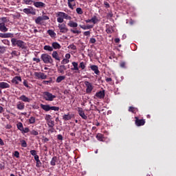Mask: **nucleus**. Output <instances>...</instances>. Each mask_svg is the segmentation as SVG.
<instances>
[{
	"instance_id": "1",
	"label": "nucleus",
	"mask_w": 176,
	"mask_h": 176,
	"mask_svg": "<svg viewBox=\"0 0 176 176\" xmlns=\"http://www.w3.org/2000/svg\"><path fill=\"white\" fill-rule=\"evenodd\" d=\"M11 43L12 46H17L19 47V49H21L22 50L24 49H27V45L24 41L21 40H17L16 38H12Z\"/></svg>"
},
{
	"instance_id": "2",
	"label": "nucleus",
	"mask_w": 176,
	"mask_h": 176,
	"mask_svg": "<svg viewBox=\"0 0 176 176\" xmlns=\"http://www.w3.org/2000/svg\"><path fill=\"white\" fill-rule=\"evenodd\" d=\"M49 16H46V15H42L40 16H38L36 19H35V23L36 24H38L40 25H45V22L46 21V20H49Z\"/></svg>"
},
{
	"instance_id": "3",
	"label": "nucleus",
	"mask_w": 176,
	"mask_h": 176,
	"mask_svg": "<svg viewBox=\"0 0 176 176\" xmlns=\"http://www.w3.org/2000/svg\"><path fill=\"white\" fill-rule=\"evenodd\" d=\"M41 59L45 64H53V58H52V56L47 54H43L41 55Z\"/></svg>"
},
{
	"instance_id": "4",
	"label": "nucleus",
	"mask_w": 176,
	"mask_h": 176,
	"mask_svg": "<svg viewBox=\"0 0 176 176\" xmlns=\"http://www.w3.org/2000/svg\"><path fill=\"white\" fill-rule=\"evenodd\" d=\"M43 98L45 101H53L56 98V95H53L50 92L45 91L43 94Z\"/></svg>"
},
{
	"instance_id": "5",
	"label": "nucleus",
	"mask_w": 176,
	"mask_h": 176,
	"mask_svg": "<svg viewBox=\"0 0 176 176\" xmlns=\"http://www.w3.org/2000/svg\"><path fill=\"white\" fill-rule=\"evenodd\" d=\"M85 85L87 87V89H86L87 94H90V93H91V91H93V89H94V87L93 86V84H91L89 81H85Z\"/></svg>"
},
{
	"instance_id": "6",
	"label": "nucleus",
	"mask_w": 176,
	"mask_h": 176,
	"mask_svg": "<svg viewBox=\"0 0 176 176\" xmlns=\"http://www.w3.org/2000/svg\"><path fill=\"white\" fill-rule=\"evenodd\" d=\"M58 28H59L60 32L62 34H67V32H68V28H67V25L65 23H59L58 25Z\"/></svg>"
},
{
	"instance_id": "7",
	"label": "nucleus",
	"mask_w": 176,
	"mask_h": 176,
	"mask_svg": "<svg viewBox=\"0 0 176 176\" xmlns=\"http://www.w3.org/2000/svg\"><path fill=\"white\" fill-rule=\"evenodd\" d=\"M34 76L37 78V79H47V75L42 72H34Z\"/></svg>"
},
{
	"instance_id": "8",
	"label": "nucleus",
	"mask_w": 176,
	"mask_h": 176,
	"mask_svg": "<svg viewBox=\"0 0 176 176\" xmlns=\"http://www.w3.org/2000/svg\"><path fill=\"white\" fill-rule=\"evenodd\" d=\"M2 20L3 22L0 23V31H1V32H8V28L5 25L6 18H3Z\"/></svg>"
},
{
	"instance_id": "9",
	"label": "nucleus",
	"mask_w": 176,
	"mask_h": 176,
	"mask_svg": "<svg viewBox=\"0 0 176 176\" xmlns=\"http://www.w3.org/2000/svg\"><path fill=\"white\" fill-rule=\"evenodd\" d=\"M135 124L138 126V127L144 126V124H145V120H140L138 117H135Z\"/></svg>"
},
{
	"instance_id": "10",
	"label": "nucleus",
	"mask_w": 176,
	"mask_h": 176,
	"mask_svg": "<svg viewBox=\"0 0 176 176\" xmlns=\"http://www.w3.org/2000/svg\"><path fill=\"white\" fill-rule=\"evenodd\" d=\"M57 17H63V19H65V20H71V19H72L67 14H66L65 12H58L57 13Z\"/></svg>"
},
{
	"instance_id": "11",
	"label": "nucleus",
	"mask_w": 176,
	"mask_h": 176,
	"mask_svg": "<svg viewBox=\"0 0 176 176\" xmlns=\"http://www.w3.org/2000/svg\"><path fill=\"white\" fill-rule=\"evenodd\" d=\"M78 115L82 118V119L87 120V116H86V114H85V111H83V109L78 107Z\"/></svg>"
},
{
	"instance_id": "12",
	"label": "nucleus",
	"mask_w": 176,
	"mask_h": 176,
	"mask_svg": "<svg viewBox=\"0 0 176 176\" xmlns=\"http://www.w3.org/2000/svg\"><path fill=\"white\" fill-rule=\"evenodd\" d=\"M18 100L23 101V102H31V98H29L25 95L21 96Z\"/></svg>"
},
{
	"instance_id": "13",
	"label": "nucleus",
	"mask_w": 176,
	"mask_h": 176,
	"mask_svg": "<svg viewBox=\"0 0 176 176\" xmlns=\"http://www.w3.org/2000/svg\"><path fill=\"white\" fill-rule=\"evenodd\" d=\"M34 6H35V8H45V6H46V4H45V3L42 2V1H34Z\"/></svg>"
},
{
	"instance_id": "14",
	"label": "nucleus",
	"mask_w": 176,
	"mask_h": 176,
	"mask_svg": "<svg viewBox=\"0 0 176 176\" xmlns=\"http://www.w3.org/2000/svg\"><path fill=\"white\" fill-rule=\"evenodd\" d=\"M23 13H25L26 14H36L35 11H34L31 8H24L23 10Z\"/></svg>"
},
{
	"instance_id": "15",
	"label": "nucleus",
	"mask_w": 176,
	"mask_h": 176,
	"mask_svg": "<svg viewBox=\"0 0 176 176\" xmlns=\"http://www.w3.org/2000/svg\"><path fill=\"white\" fill-rule=\"evenodd\" d=\"M96 97H97L98 98H104V97H105V91H100L99 92H97L96 94Z\"/></svg>"
},
{
	"instance_id": "16",
	"label": "nucleus",
	"mask_w": 176,
	"mask_h": 176,
	"mask_svg": "<svg viewBox=\"0 0 176 176\" xmlns=\"http://www.w3.org/2000/svg\"><path fill=\"white\" fill-rule=\"evenodd\" d=\"M91 69L94 71L96 75H98L100 74V70H98V66L93 65L90 67Z\"/></svg>"
},
{
	"instance_id": "17",
	"label": "nucleus",
	"mask_w": 176,
	"mask_h": 176,
	"mask_svg": "<svg viewBox=\"0 0 176 176\" xmlns=\"http://www.w3.org/2000/svg\"><path fill=\"white\" fill-rule=\"evenodd\" d=\"M16 108L19 111H23V109H24V108H25V105L22 102H18L17 104H16Z\"/></svg>"
},
{
	"instance_id": "18",
	"label": "nucleus",
	"mask_w": 176,
	"mask_h": 176,
	"mask_svg": "<svg viewBox=\"0 0 176 176\" xmlns=\"http://www.w3.org/2000/svg\"><path fill=\"white\" fill-rule=\"evenodd\" d=\"M9 87H10L9 83L5 82H0V89H9Z\"/></svg>"
},
{
	"instance_id": "19",
	"label": "nucleus",
	"mask_w": 176,
	"mask_h": 176,
	"mask_svg": "<svg viewBox=\"0 0 176 176\" xmlns=\"http://www.w3.org/2000/svg\"><path fill=\"white\" fill-rule=\"evenodd\" d=\"M67 5L70 9L74 10V6L76 4L75 3V0H67Z\"/></svg>"
},
{
	"instance_id": "20",
	"label": "nucleus",
	"mask_w": 176,
	"mask_h": 176,
	"mask_svg": "<svg viewBox=\"0 0 176 176\" xmlns=\"http://www.w3.org/2000/svg\"><path fill=\"white\" fill-rule=\"evenodd\" d=\"M19 82H21V77H20V76H15L12 80V82L14 83V85H19Z\"/></svg>"
},
{
	"instance_id": "21",
	"label": "nucleus",
	"mask_w": 176,
	"mask_h": 176,
	"mask_svg": "<svg viewBox=\"0 0 176 176\" xmlns=\"http://www.w3.org/2000/svg\"><path fill=\"white\" fill-rule=\"evenodd\" d=\"M67 25H69V27H71L72 28H76V27H78V23L76 22H74V21H70L67 23Z\"/></svg>"
},
{
	"instance_id": "22",
	"label": "nucleus",
	"mask_w": 176,
	"mask_h": 176,
	"mask_svg": "<svg viewBox=\"0 0 176 176\" xmlns=\"http://www.w3.org/2000/svg\"><path fill=\"white\" fill-rule=\"evenodd\" d=\"M53 58L57 60V61H60V56H58V53L57 51H54L52 54Z\"/></svg>"
},
{
	"instance_id": "23",
	"label": "nucleus",
	"mask_w": 176,
	"mask_h": 176,
	"mask_svg": "<svg viewBox=\"0 0 176 176\" xmlns=\"http://www.w3.org/2000/svg\"><path fill=\"white\" fill-rule=\"evenodd\" d=\"M67 67H65V65H60L58 69V72H59V74H64V71H65Z\"/></svg>"
},
{
	"instance_id": "24",
	"label": "nucleus",
	"mask_w": 176,
	"mask_h": 176,
	"mask_svg": "<svg viewBox=\"0 0 176 176\" xmlns=\"http://www.w3.org/2000/svg\"><path fill=\"white\" fill-rule=\"evenodd\" d=\"M41 107L42 108V109H43L44 111H46V112L50 111V105L49 104H41Z\"/></svg>"
},
{
	"instance_id": "25",
	"label": "nucleus",
	"mask_w": 176,
	"mask_h": 176,
	"mask_svg": "<svg viewBox=\"0 0 176 176\" xmlns=\"http://www.w3.org/2000/svg\"><path fill=\"white\" fill-rule=\"evenodd\" d=\"M52 46L55 50L61 49V45L57 42L52 43Z\"/></svg>"
},
{
	"instance_id": "26",
	"label": "nucleus",
	"mask_w": 176,
	"mask_h": 176,
	"mask_svg": "<svg viewBox=\"0 0 176 176\" xmlns=\"http://www.w3.org/2000/svg\"><path fill=\"white\" fill-rule=\"evenodd\" d=\"M107 28H106V32L107 34H112V32H113V28H112V26H109L108 25H107Z\"/></svg>"
},
{
	"instance_id": "27",
	"label": "nucleus",
	"mask_w": 176,
	"mask_h": 176,
	"mask_svg": "<svg viewBox=\"0 0 176 176\" xmlns=\"http://www.w3.org/2000/svg\"><path fill=\"white\" fill-rule=\"evenodd\" d=\"M65 79V76H59L57 77L56 78V83H61V82H63V80H64Z\"/></svg>"
},
{
	"instance_id": "28",
	"label": "nucleus",
	"mask_w": 176,
	"mask_h": 176,
	"mask_svg": "<svg viewBox=\"0 0 176 176\" xmlns=\"http://www.w3.org/2000/svg\"><path fill=\"white\" fill-rule=\"evenodd\" d=\"M129 111L132 112V113H137V112H138V109L137 107H129Z\"/></svg>"
},
{
	"instance_id": "29",
	"label": "nucleus",
	"mask_w": 176,
	"mask_h": 176,
	"mask_svg": "<svg viewBox=\"0 0 176 176\" xmlns=\"http://www.w3.org/2000/svg\"><path fill=\"white\" fill-rule=\"evenodd\" d=\"M72 64L74 67L73 68H72V71H79V67H78V63L72 62Z\"/></svg>"
},
{
	"instance_id": "30",
	"label": "nucleus",
	"mask_w": 176,
	"mask_h": 176,
	"mask_svg": "<svg viewBox=\"0 0 176 176\" xmlns=\"http://www.w3.org/2000/svg\"><path fill=\"white\" fill-rule=\"evenodd\" d=\"M47 34L51 36V38H56V32L52 30H47Z\"/></svg>"
},
{
	"instance_id": "31",
	"label": "nucleus",
	"mask_w": 176,
	"mask_h": 176,
	"mask_svg": "<svg viewBox=\"0 0 176 176\" xmlns=\"http://www.w3.org/2000/svg\"><path fill=\"white\" fill-rule=\"evenodd\" d=\"M96 138H97L98 141L102 142V141H104V135H102L101 133H98L96 135Z\"/></svg>"
},
{
	"instance_id": "32",
	"label": "nucleus",
	"mask_w": 176,
	"mask_h": 176,
	"mask_svg": "<svg viewBox=\"0 0 176 176\" xmlns=\"http://www.w3.org/2000/svg\"><path fill=\"white\" fill-rule=\"evenodd\" d=\"M80 27L82 30H90V28H93V25H80Z\"/></svg>"
},
{
	"instance_id": "33",
	"label": "nucleus",
	"mask_w": 176,
	"mask_h": 176,
	"mask_svg": "<svg viewBox=\"0 0 176 176\" xmlns=\"http://www.w3.org/2000/svg\"><path fill=\"white\" fill-rule=\"evenodd\" d=\"M44 50H46L47 52H53V47L50 45H45Z\"/></svg>"
},
{
	"instance_id": "34",
	"label": "nucleus",
	"mask_w": 176,
	"mask_h": 176,
	"mask_svg": "<svg viewBox=\"0 0 176 176\" xmlns=\"http://www.w3.org/2000/svg\"><path fill=\"white\" fill-rule=\"evenodd\" d=\"M91 23H93V24H97V23H98V18H97V16H94L91 19Z\"/></svg>"
},
{
	"instance_id": "35",
	"label": "nucleus",
	"mask_w": 176,
	"mask_h": 176,
	"mask_svg": "<svg viewBox=\"0 0 176 176\" xmlns=\"http://www.w3.org/2000/svg\"><path fill=\"white\" fill-rule=\"evenodd\" d=\"M63 120H71L72 117L69 114H65L63 116Z\"/></svg>"
},
{
	"instance_id": "36",
	"label": "nucleus",
	"mask_w": 176,
	"mask_h": 176,
	"mask_svg": "<svg viewBox=\"0 0 176 176\" xmlns=\"http://www.w3.org/2000/svg\"><path fill=\"white\" fill-rule=\"evenodd\" d=\"M67 49H71L74 51V53H76V45L71 44L67 47Z\"/></svg>"
},
{
	"instance_id": "37",
	"label": "nucleus",
	"mask_w": 176,
	"mask_h": 176,
	"mask_svg": "<svg viewBox=\"0 0 176 176\" xmlns=\"http://www.w3.org/2000/svg\"><path fill=\"white\" fill-rule=\"evenodd\" d=\"M10 36V33H0V38H9Z\"/></svg>"
},
{
	"instance_id": "38",
	"label": "nucleus",
	"mask_w": 176,
	"mask_h": 176,
	"mask_svg": "<svg viewBox=\"0 0 176 176\" xmlns=\"http://www.w3.org/2000/svg\"><path fill=\"white\" fill-rule=\"evenodd\" d=\"M57 162V157H53L51 162H50V164L51 166H54L56 164Z\"/></svg>"
},
{
	"instance_id": "39",
	"label": "nucleus",
	"mask_w": 176,
	"mask_h": 176,
	"mask_svg": "<svg viewBox=\"0 0 176 176\" xmlns=\"http://www.w3.org/2000/svg\"><path fill=\"white\" fill-rule=\"evenodd\" d=\"M47 124L49 127H51L52 129H53L54 126V121L51 120L50 121H47Z\"/></svg>"
},
{
	"instance_id": "40",
	"label": "nucleus",
	"mask_w": 176,
	"mask_h": 176,
	"mask_svg": "<svg viewBox=\"0 0 176 176\" xmlns=\"http://www.w3.org/2000/svg\"><path fill=\"white\" fill-rule=\"evenodd\" d=\"M17 129L19 130H20V131H23V129H24V126H23V123L21 122H19L17 124Z\"/></svg>"
},
{
	"instance_id": "41",
	"label": "nucleus",
	"mask_w": 176,
	"mask_h": 176,
	"mask_svg": "<svg viewBox=\"0 0 176 176\" xmlns=\"http://www.w3.org/2000/svg\"><path fill=\"white\" fill-rule=\"evenodd\" d=\"M34 2L32 0H23V3H25V5H32Z\"/></svg>"
},
{
	"instance_id": "42",
	"label": "nucleus",
	"mask_w": 176,
	"mask_h": 176,
	"mask_svg": "<svg viewBox=\"0 0 176 176\" xmlns=\"http://www.w3.org/2000/svg\"><path fill=\"white\" fill-rule=\"evenodd\" d=\"M76 12L78 14H83V10H82V8H77Z\"/></svg>"
},
{
	"instance_id": "43",
	"label": "nucleus",
	"mask_w": 176,
	"mask_h": 176,
	"mask_svg": "<svg viewBox=\"0 0 176 176\" xmlns=\"http://www.w3.org/2000/svg\"><path fill=\"white\" fill-rule=\"evenodd\" d=\"M21 144V146H23V148H27V142H25V140H21L20 141Z\"/></svg>"
},
{
	"instance_id": "44",
	"label": "nucleus",
	"mask_w": 176,
	"mask_h": 176,
	"mask_svg": "<svg viewBox=\"0 0 176 176\" xmlns=\"http://www.w3.org/2000/svg\"><path fill=\"white\" fill-rule=\"evenodd\" d=\"M50 110H51V111H55L56 112H58V111H60V107H50Z\"/></svg>"
},
{
	"instance_id": "45",
	"label": "nucleus",
	"mask_w": 176,
	"mask_h": 176,
	"mask_svg": "<svg viewBox=\"0 0 176 176\" xmlns=\"http://www.w3.org/2000/svg\"><path fill=\"white\" fill-rule=\"evenodd\" d=\"M58 23H63L64 22V16H58L57 18Z\"/></svg>"
},
{
	"instance_id": "46",
	"label": "nucleus",
	"mask_w": 176,
	"mask_h": 176,
	"mask_svg": "<svg viewBox=\"0 0 176 176\" xmlns=\"http://www.w3.org/2000/svg\"><path fill=\"white\" fill-rule=\"evenodd\" d=\"M45 119L46 122H47L52 120V116L46 115Z\"/></svg>"
},
{
	"instance_id": "47",
	"label": "nucleus",
	"mask_w": 176,
	"mask_h": 176,
	"mask_svg": "<svg viewBox=\"0 0 176 176\" xmlns=\"http://www.w3.org/2000/svg\"><path fill=\"white\" fill-rule=\"evenodd\" d=\"M79 68H81L82 69H85L86 68V65L84 62H81L80 63Z\"/></svg>"
},
{
	"instance_id": "48",
	"label": "nucleus",
	"mask_w": 176,
	"mask_h": 176,
	"mask_svg": "<svg viewBox=\"0 0 176 176\" xmlns=\"http://www.w3.org/2000/svg\"><path fill=\"white\" fill-rule=\"evenodd\" d=\"M29 122H30L31 124H33V123H35V118H34V117H31V118L29 119Z\"/></svg>"
},
{
	"instance_id": "49",
	"label": "nucleus",
	"mask_w": 176,
	"mask_h": 176,
	"mask_svg": "<svg viewBox=\"0 0 176 176\" xmlns=\"http://www.w3.org/2000/svg\"><path fill=\"white\" fill-rule=\"evenodd\" d=\"M30 134H32V135H38L39 133L35 130H32L30 131Z\"/></svg>"
},
{
	"instance_id": "50",
	"label": "nucleus",
	"mask_w": 176,
	"mask_h": 176,
	"mask_svg": "<svg viewBox=\"0 0 176 176\" xmlns=\"http://www.w3.org/2000/svg\"><path fill=\"white\" fill-rule=\"evenodd\" d=\"M36 167L38 168L42 167V162H41V160L36 161Z\"/></svg>"
},
{
	"instance_id": "51",
	"label": "nucleus",
	"mask_w": 176,
	"mask_h": 176,
	"mask_svg": "<svg viewBox=\"0 0 176 176\" xmlns=\"http://www.w3.org/2000/svg\"><path fill=\"white\" fill-rule=\"evenodd\" d=\"M71 32H72L73 34H80V31L77 30H70Z\"/></svg>"
},
{
	"instance_id": "52",
	"label": "nucleus",
	"mask_w": 176,
	"mask_h": 176,
	"mask_svg": "<svg viewBox=\"0 0 176 176\" xmlns=\"http://www.w3.org/2000/svg\"><path fill=\"white\" fill-rule=\"evenodd\" d=\"M113 14L112 13V12H109L107 14V19H111V17H113Z\"/></svg>"
},
{
	"instance_id": "53",
	"label": "nucleus",
	"mask_w": 176,
	"mask_h": 176,
	"mask_svg": "<svg viewBox=\"0 0 176 176\" xmlns=\"http://www.w3.org/2000/svg\"><path fill=\"white\" fill-rule=\"evenodd\" d=\"M68 63H69V60L67 59V58H64L61 64H68Z\"/></svg>"
},
{
	"instance_id": "54",
	"label": "nucleus",
	"mask_w": 176,
	"mask_h": 176,
	"mask_svg": "<svg viewBox=\"0 0 176 176\" xmlns=\"http://www.w3.org/2000/svg\"><path fill=\"white\" fill-rule=\"evenodd\" d=\"M6 50L5 47L0 46V53H5Z\"/></svg>"
},
{
	"instance_id": "55",
	"label": "nucleus",
	"mask_w": 176,
	"mask_h": 176,
	"mask_svg": "<svg viewBox=\"0 0 176 176\" xmlns=\"http://www.w3.org/2000/svg\"><path fill=\"white\" fill-rule=\"evenodd\" d=\"M11 55L12 57H14V56H19V54H17V51H16V50L12 51L11 52Z\"/></svg>"
},
{
	"instance_id": "56",
	"label": "nucleus",
	"mask_w": 176,
	"mask_h": 176,
	"mask_svg": "<svg viewBox=\"0 0 176 176\" xmlns=\"http://www.w3.org/2000/svg\"><path fill=\"white\" fill-rule=\"evenodd\" d=\"M30 155H32V156H36V151L35 150L30 151Z\"/></svg>"
},
{
	"instance_id": "57",
	"label": "nucleus",
	"mask_w": 176,
	"mask_h": 176,
	"mask_svg": "<svg viewBox=\"0 0 176 176\" xmlns=\"http://www.w3.org/2000/svg\"><path fill=\"white\" fill-rule=\"evenodd\" d=\"M14 156L17 158L20 157V153H19V151H14Z\"/></svg>"
},
{
	"instance_id": "58",
	"label": "nucleus",
	"mask_w": 176,
	"mask_h": 176,
	"mask_svg": "<svg viewBox=\"0 0 176 176\" xmlns=\"http://www.w3.org/2000/svg\"><path fill=\"white\" fill-rule=\"evenodd\" d=\"M43 85H49V83H52V80H43Z\"/></svg>"
},
{
	"instance_id": "59",
	"label": "nucleus",
	"mask_w": 176,
	"mask_h": 176,
	"mask_svg": "<svg viewBox=\"0 0 176 176\" xmlns=\"http://www.w3.org/2000/svg\"><path fill=\"white\" fill-rule=\"evenodd\" d=\"M89 42L90 43H94L95 42H96V40L94 38H91Z\"/></svg>"
},
{
	"instance_id": "60",
	"label": "nucleus",
	"mask_w": 176,
	"mask_h": 176,
	"mask_svg": "<svg viewBox=\"0 0 176 176\" xmlns=\"http://www.w3.org/2000/svg\"><path fill=\"white\" fill-rule=\"evenodd\" d=\"M23 131V133H29L30 132V129H28V128H23V131Z\"/></svg>"
},
{
	"instance_id": "61",
	"label": "nucleus",
	"mask_w": 176,
	"mask_h": 176,
	"mask_svg": "<svg viewBox=\"0 0 176 176\" xmlns=\"http://www.w3.org/2000/svg\"><path fill=\"white\" fill-rule=\"evenodd\" d=\"M84 35L85 36H90V31L85 32Z\"/></svg>"
},
{
	"instance_id": "62",
	"label": "nucleus",
	"mask_w": 176,
	"mask_h": 176,
	"mask_svg": "<svg viewBox=\"0 0 176 176\" xmlns=\"http://www.w3.org/2000/svg\"><path fill=\"white\" fill-rule=\"evenodd\" d=\"M33 61H36V63H41V59L38 58H34Z\"/></svg>"
},
{
	"instance_id": "63",
	"label": "nucleus",
	"mask_w": 176,
	"mask_h": 176,
	"mask_svg": "<svg viewBox=\"0 0 176 176\" xmlns=\"http://www.w3.org/2000/svg\"><path fill=\"white\" fill-rule=\"evenodd\" d=\"M23 85L25 86V87H29L28 82L25 80L23 81Z\"/></svg>"
},
{
	"instance_id": "64",
	"label": "nucleus",
	"mask_w": 176,
	"mask_h": 176,
	"mask_svg": "<svg viewBox=\"0 0 176 176\" xmlns=\"http://www.w3.org/2000/svg\"><path fill=\"white\" fill-rule=\"evenodd\" d=\"M104 5L106 8H110V6L109 4L107 2V1H104Z\"/></svg>"
}]
</instances>
